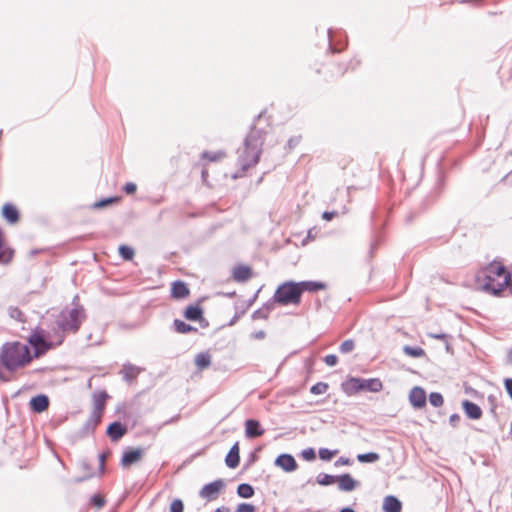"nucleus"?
<instances>
[{"label": "nucleus", "mask_w": 512, "mask_h": 512, "mask_svg": "<svg viewBox=\"0 0 512 512\" xmlns=\"http://www.w3.org/2000/svg\"><path fill=\"white\" fill-rule=\"evenodd\" d=\"M32 360L30 347L19 341L7 342L0 349V363L10 372L26 367Z\"/></svg>", "instance_id": "obj_1"}, {"label": "nucleus", "mask_w": 512, "mask_h": 512, "mask_svg": "<svg viewBox=\"0 0 512 512\" xmlns=\"http://www.w3.org/2000/svg\"><path fill=\"white\" fill-rule=\"evenodd\" d=\"M264 139L260 130L252 129L244 141V149L240 153L238 162L243 170L258 163Z\"/></svg>", "instance_id": "obj_2"}, {"label": "nucleus", "mask_w": 512, "mask_h": 512, "mask_svg": "<svg viewBox=\"0 0 512 512\" xmlns=\"http://www.w3.org/2000/svg\"><path fill=\"white\" fill-rule=\"evenodd\" d=\"M484 275L486 282L483 288L494 295H499L506 289L510 280V274L506 271L505 267L497 262L489 264L484 270Z\"/></svg>", "instance_id": "obj_3"}, {"label": "nucleus", "mask_w": 512, "mask_h": 512, "mask_svg": "<svg viewBox=\"0 0 512 512\" xmlns=\"http://www.w3.org/2000/svg\"><path fill=\"white\" fill-rule=\"evenodd\" d=\"M82 317L83 310L81 308L76 306L65 308L57 316L56 324L62 332H75L79 328Z\"/></svg>", "instance_id": "obj_4"}, {"label": "nucleus", "mask_w": 512, "mask_h": 512, "mask_svg": "<svg viewBox=\"0 0 512 512\" xmlns=\"http://www.w3.org/2000/svg\"><path fill=\"white\" fill-rule=\"evenodd\" d=\"M274 300L281 305L299 304L301 296L297 282L287 281L281 284L274 294Z\"/></svg>", "instance_id": "obj_5"}, {"label": "nucleus", "mask_w": 512, "mask_h": 512, "mask_svg": "<svg viewBox=\"0 0 512 512\" xmlns=\"http://www.w3.org/2000/svg\"><path fill=\"white\" fill-rule=\"evenodd\" d=\"M63 341V335H59L55 341H48L41 332H34L29 337V343L34 348L32 353L33 359L44 354L47 350L51 349L55 345H60Z\"/></svg>", "instance_id": "obj_6"}, {"label": "nucleus", "mask_w": 512, "mask_h": 512, "mask_svg": "<svg viewBox=\"0 0 512 512\" xmlns=\"http://www.w3.org/2000/svg\"><path fill=\"white\" fill-rule=\"evenodd\" d=\"M225 483L222 479L215 480L202 487L199 496L207 501H213L218 498L220 491L224 488Z\"/></svg>", "instance_id": "obj_7"}, {"label": "nucleus", "mask_w": 512, "mask_h": 512, "mask_svg": "<svg viewBox=\"0 0 512 512\" xmlns=\"http://www.w3.org/2000/svg\"><path fill=\"white\" fill-rule=\"evenodd\" d=\"M144 455L142 448H128L123 452L120 464L123 468H129L131 465L139 462Z\"/></svg>", "instance_id": "obj_8"}, {"label": "nucleus", "mask_w": 512, "mask_h": 512, "mask_svg": "<svg viewBox=\"0 0 512 512\" xmlns=\"http://www.w3.org/2000/svg\"><path fill=\"white\" fill-rule=\"evenodd\" d=\"M275 466L281 468L284 472L290 473L298 468L295 458L291 454H280L274 462Z\"/></svg>", "instance_id": "obj_9"}, {"label": "nucleus", "mask_w": 512, "mask_h": 512, "mask_svg": "<svg viewBox=\"0 0 512 512\" xmlns=\"http://www.w3.org/2000/svg\"><path fill=\"white\" fill-rule=\"evenodd\" d=\"M409 400L413 407L422 408L426 404V393L421 387H414L410 391Z\"/></svg>", "instance_id": "obj_10"}, {"label": "nucleus", "mask_w": 512, "mask_h": 512, "mask_svg": "<svg viewBox=\"0 0 512 512\" xmlns=\"http://www.w3.org/2000/svg\"><path fill=\"white\" fill-rule=\"evenodd\" d=\"M342 390L347 395H353L360 391H363V385L361 384L360 378H350L342 383Z\"/></svg>", "instance_id": "obj_11"}, {"label": "nucleus", "mask_w": 512, "mask_h": 512, "mask_svg": "<svg viewBox=\"0 0 512 512\" xmlns=\"http://www.w3.org/2000/svg\"><path fill=\"white\" fill-rule=\"evenodd\" d=\"M336 482L338 483L339 490L346 492L354 490L357 486V482L352 478L350 474L337 476Z\"/></svg>", "instance_id": "obj_12"}, {"label": "nucleus", "mask_w": 512, "mask_h": 512, "mask_svg": "<svg viewBox=\"0 0 512 512\" xmlns=\"http://www.w3.org/2000/svg\"><path fill=\"white\" fill-rule=\"evenodd\" d=\"M246 436L249 438H255L263 435L264 430L261 429L260 423L257 420L249 419L245 422Z\"/></svg>", "instance_id": "obj_13"}, {"label": "nucleus", "mask_w": 512, "mask_h": 512, "mask_svg": "<svg viewBox=\"0 0 512 512\" xmlns=\"http://www.w3.org/2000/svg\"><path fill=\"white\" fill-rule=\"evenodd\" d=\"M462 407L469 418L474 420L481 418L482 410L477 404L469 400H464L462 402Z\"/></svg>", "instance_id": "obj_14"}, {"label": "nucleus", "mask_w": 512, "mask_h": 512, "mask_svg": "<svg viewBox=\"0 0 512 512\" xmlns=\"http://www.w3.org/2000/svg\"><path fill=\"white\" fill-rule=\"evenodd\" d=\"M126 431V427L120 422H114L107 428V434L113 441H117L123 437Z\"/></svg>", "instance_id": "obj_15"}, {"label": "nucleus", "mask_w": 512, "mask_h": 512, "mask_svg": "<svg viewBox=\"0 0 512 512\" xmlns=\"http://www.w3.org/2000/svg\"><path fill=\"white\" fill-rule=\"evenodd\" d=\"M401 502L392 495L386 496L383 501V510L385 512H401Z\"/></svg>", "instance_id": "obj_16"}, {"label": "nucleus", "mask_w": 512, "mask_h": 512, "mask_svg": "<svg viewBox=\"0 0 512 512\" xmlns=\"http://www.w3.org/2000/svg\"><path fill=\"white\" fill-rule=\"evenodd\" d=\"M30 405L33 411L41 413L47 410L49 406V400L45 395H38L31 399Z\"/></svg>", "instance_id": "obj_17"}, {"label": "nucleus", "mask_w": 512, "mask_h": 512, "mask_svg": "<svg viewBox=\"0 0 512 512\" xmlns=\"http://www.w3.org/2000/svg\"><path fill=\"white\" fill-rule=\"evenodd\" d=\"M251 275L252 272L248 266L239 265L233 269V278L237 282H245L251 277Z\"/></svg>", "instance_id": "obj_18"}, {"label": "nucleus", "mask_w": 512, "mask_h": 512, "mask_svg": "<svg viewBox=\"0 0 512 512\" xmlns=\"http://www.w3.org/2000/svg\"><path fill=\"white\" fill-rule=\"evenodd\" d=\"M239 461V446L238 443H235L228 452L225 463L229 468H236L239 465Z\"/></svg>", "instance_id": "obj_19"}, {"label": "nucleus", "mask_w": 512, "mask_h": 512, "mask_svg": "<svg viewBox=\"0 0 512 512\" xmlns=\"http://www.w3.org/2000/svg\"><path fill=\"white\" fill-rule=\"evenodd\" d=\"M171 293L172 296L176 299H184L189 295V289L186 283L182 281H176L172 284Z\"/></svg>", "instance_id": "obj_20"}, {"label": "nucleus", "mask_w": 512, "mask_h": 512, "mask_svg": "<svg viewBox=\"0 0 512 512\" xmlns=\"http://www.w3.org/2000/svg\"><path fill=\"white\" fill-rule=\"evenodd\" d=\"M297 285L299 286V289H300V296L305 291L315 292V291L322 290L325 288L324 283L317 282V281H301V282H297Z\"/></svg>", "instance_id": "obj_21"}, {"label": "nucleus", "mask_w": 512, "mask_h": 512, "mask_svg": "<svg viewBox=\"0 0 512 512\" xmlns=\"http://www.w3.org/2000/svg\"><path fill=\"white\" fill-rule=\"evenodd\" d=\"M3 217L11 224L19 220V213L17 208L11 204H5L2 208Z\"/></svg>", "instance_id": "obj_22"}, {"label": "nucleus", "mask_w": 512, "mask_h": 512, "mask_svg": "<svg viewBox=\"0 0 512 512\" xmlns=\"http://www.w3.org/2000/svg\"><path fill=\"white\" fill-rule=\"evenodd\" d=\"M140 371H141V369L139 367H136V366L128 363V364L123 365L121 373L123 374V378L126 381L130 382L138 376Z\"/></svg>", "instance_id": "obj_23"}, {"label": "nucleus", "mask_w": 512, "mask_h": 512, "mask_svg": "<svg viewBox=\"0 0 512 512\" xmlns=\"http://www.w3.org/2000/svg\"><path fill=\"white\" fill-rule=\"evenodd\" d=\"M361 384L363 385V390L378 392L382 389V383L379 379H361Z\"/></svg>", "instance_id": "obj_24"}, {"label": "nucleus", "mask_w": 512, "mask_h": 512, "mask_svg": "<svg viewBox=\"0 0 512 512\" xmlns=\"http://www.w3.org/2000/svg\"><path fill=\"white\" fill-rule=\"evenodd\" d=\"M203 311L198 305H190L185 310V317L191 321H197L202 317Z\"/></svg>", "instance_id": "obj_25"}, {"label": "nucleus", "mask_w": 512, "mask_h": 512, "mask_svg": "<svg viewBox=\"0 0 512 512\" xmlns=\"http://www.w3.org/2000/svg\"><path fill=\"white\" fill-rule=\"evenodd\" d=\"M195 364L200 370L208 368L211 364V355L206 352L197 354Z\"/></svg>", "instance_id": "obj_26"}, {"label": "nucleus", "mask_w": 512, "mask_h": 512, "mask_svg": "<svg viewBox=\"0 0 512 512\" xmlns=\"http://www.w3.org/2000/svg\"><path fill=\"white\" fill-rule=\"evenodd\" d=\"M14 257V250L3 245V248L0 249V263L9 264Z\"/></svg>", "instance_id": "obj_27"}, {"label": "nucleus", "mask_w": 512, "mask_h": 512, "mask_svg": "<svg viewBox=\"0 0 512 512\" xmlns=\"http://www.w3.org/2000/svg\"><path fill=\"white\" fill-rule=\"evenodd\" d=\"M237 494L242 498H251L254 495V489L250 484L242 483L237 487Z\"/></svg>", "instance_id": "obj_28"}, {"label": "nucleus", "mask_w": 512, "mask_h": 512, "mask_svg": "<svg viewBox=\"0 0 512 512\" xmlns=\"http://www.w3.org/2000/svg\"><path fill=\"white\" fill-rule=\"evenodd\" d=\"M174 327H175V330L178 332V333H181V334H186V333H189L191 331H196L197 329L192 327L191 325L185 323L184 321L182 320H179V319H176L174 321Z\"/></svg>", "instance_id": "obj_29"}, {"label": "nucleus", "mask_w": 512, "mask_h": 512, "mask_svg": "<svg viewBox=\"0 0 512 512\" xmlns=\"http://www.w3.org/2000/svg\"><path fill=\"white\" fill-rule=\"evenodd\" d=\"M403 352L405 355L413 357V358H419L425 355V351L421 347H412V346H404Z\"/></svg>", "instance_id": "obj_30"}, {"label": "nucleus", "mask_w": 512, "mask_h": 512, "mask_svg": "<svg viewBox=\"0 0 512 512\" xmlns=\"http://www.w3.org/2000/svg\"><path fill=\"white\" fill-rule=\"evenodd\" d=\"M380 459V456L378 453L375 452H369L364 454H358L357 460L361 463H373Z\"/></svg>", "instance_id": "obj_31"}, {"label": "nucleus", "mask_w": 512, "mask_h": 512, "mask_svg": "<svg viewBox=\"0 0 512 512\" xmlns=\"http://www.w3.org/2000/svg\"><path fill=\"white\" fill-rule=\"evenodd\" d=\"M336 478H337V476L320 473V474H318L316 481L319 485L327 486V485H331V484L335 483Z\"/></svg>", "instance_id": "obj_32"}, {"label": "nucleus", "mask_w": 512, "mask_h": 512, "mask_svg": "<svg viewBox=\"0 0 512 512\" xmlns=\"http://www.w3.org/2000/svg\"><path fill=\"white\" fill-rule=\"evenodd\" d=\"M119 254L121 255V257L126 260V261H130L133 259L134 257V249L127 246V245H121L119 247Z\"/></svg>", "instance_id": "obj_33"}, {"label": "nucleus", "mask_w": 512, "mask_h": 512, "mask_svg": "<svg viewBox=\"0 0 512 512\" xmlns=\"http://www.w3.org/2000/svg\"><path fill=\"white\" fill-rule=\"evenodd\" d=\"M224 157H225V153L222 152V151H218V152H208V151H205L202 154V158L208 159V160H210L212 162L219 161V160H221Z\"/></svg>", "instance_id": "obj_34"}, {"label": "nucleus", "mask_w": 512, "mask_h": 512, "mask_svg": "<svg viewBox=\"0 0 512 512\" xmlns=\"http://www.w3.org/2000/svg\"><path fill=\"white\" fill-rule=\"evenodd\" d=\"M337 453L338 450H329L327 448L319 449V457L323 461H330Z\"/></svg>", "instance_id": "obj_35"}, {"label": "nucleus", "mask_w": 512, "mask_h": 512, "mask_svg": "<svg viewBox=\"0 0 512 512\" xmlns=\"http://www.w3.org/2000/svg\"><path fill=\"white\" fill-rule=\"evenodd\" d=\"M328 387L327 383L318 382L311 387L310 392L314 395L324 394L328 390Z\"/></svg>", "instance_id": "obj_36"}, {"label": "nucleus", "mask_w": 512, "mask_h": 512, "mask_svg": "<svg viewBox=\"0 0 512 512\" xmlns=\"http://www.w3.org/2000/svg\"><path fill=\"white\" fill-rule=\"evenodd\" d=\"M429 402L434 407H440L443 405V396L438 392H433L429 395Z\"/></svg>", "instance_id": "obj_37"}, {"label": "nucleus", "mask_w": 512, "mask_h": 512, "mask_svg": "<svg viewBox=\"0 0 512 512\" xmlns=\"http://www.w3.org/2000/svg\"><path fill=\"white\" fill-rule=\"evenodd\" d=\"M355 347V344H354V341L351 340V339H348V340H345L344 342H342V344L340 345V352L341 353H350Z\"/></svg>", "instance_id": "obj_38"}, {"label": "nucleus", "mask_w": 512, "mask_h": 512, "mask_svg": "<svg viewBox=\"0 0 512 512\" xmlns=\"http://www.w3.org/2000/svg\"><path fill=\"white\" fill-rule=\"evenodd\" d=\"M301 456L306 461H313L316 458V453L313 448H307L301 452Z\"/></svg>", "instance_id": "obj_39"}, {"label": "nucleus", "mask_w": 512, "mask_h": 512, "mask_svg": "<svg viewBox=\"0 0 512 512\" xmlns=\"http://www.w3.org/2000/svg\"><path fill=\"white\" fill-rule=\"evenodd\" d=\"M256 507L249 503H241L237 506L235 512H255Z\"/></svg>", "instance_id": "obj_40"}, {"label": "nucleus", "mask_w": 512, "mask_h": 512, "mask_svg": "<svg viewBox=\"0 0 512 512\" xmlns=\"http://www.w3.org/2000/svg\"><path fill=\"white\" fill-rule=\"evenodd\" d=\"M184 505L180 499H175L170 505V512H183Z\"/></svg>", "instance_id": "obj_41"}, {"label": "nucleus", "mask_w": 512, "mask_h": 512, "mask_svg": "<svg viewBox=\"0 0 512 512\" xmlns=\"http://www.w3.org/2000/svg\"><path fill=\"white\" fill-rule=\"evenodd\" d=\"M120 198L118 197H109L98 201V208L107 207L108 205L118 202Z\"/></svg>", "instance_id": "obj_42"}, {"label": "nucleus", "mask_w": 512, "mask_h": 512, "mask_svg": "<svg viewBox=\"0 0 512 512\" xmlns=\"http://www.w3.org/2000/svg\"><path fill=\"white\" fill-rule=\"evenodd\" d=\"M269 311H270V307L269 306L266 307V308L258 309V310H256L253 313V318H255V319H258V318L266 319L268 317Z\"/></svg>", "instance_id": "obj_43"}, {"label": "nucleus", "mask_w": 512, "mask_h": 512, "mask_svg": "<svg viewBox=\"0 0 512 512\" xmlns=\"http://www.w3.org/2000/svg\"><path fill=\"white\" fill-rule=\"evenodd\" d=\"M324 362L328 366H335L338 362V357L335 354L326 355L324 358Z\"/></svg>", "instance_id": "obj_44"}, {"label": "nucleus", "mask_w": 512, "mask_h": 512, "mask_svg": "<svg viewBox=\"0 0 512 512\" xmlns=\"http://www.w3.org/2000/svg\"><path fill=\"white\" fill-rule=\"evenodd\" d=\"M137 189V186L135 183H132V182H128L125 184L124 186V191L127 193V194H133L135 193Z\"/></svg>", "instance_id": "obj_45"}, {"label": "nucleus", "mask_w": 512, "mask_h": 512, "mask_svg": "<svg viewBox=\"0 0 512 512\" xmlns=\"http://www.w3.org/2000/svg\"><path fill=\"white\" fill-rule=\"evenodd\" d=\"M108 398V394L105 391L98 392V411L101 409V406Z\"/></svg>", "instance_id": "obj_46"}, {"label": "nucleus", "mask_w": 512, "mask_h": 512, "mask_svg": "<svg viewBox=\"0 0 512 512\" xmlns=\"http://www.w3.org/2000/svg\"><path fill=\"white\" fill-rule=\"evenodd\" d=\"M505 389L507 393L509 394L510 398L512 399V379L508 378L505 380Z\"/></svg>", "instance_id": "obj_47"}, {"label": "nucleus", "mask_w": 512, "mask_h": 512, "mask_svg": "<svg viewBox=\"0 0 512 512\" xmlns=\"http://www.w3.org/2000/svg\"><path fill=\"white\" fill-rule=\"evenodd\" d=\"M335 215H336V212H334V211H332V212L325 211L323 213V215H322V218L327 220V221H330V220H332L335 217Z\"/></svg>", "instance_id": "obj_48"}, {"label": "nucleus", "mask_w": 512, "mask_h": 512, "mask_svg": "<svg viewBox=\"0 0 512 512\" xmlns=\"http://www.w3.org/2000/svg\"><path fill=\"white\" fill-rule=\"evenodd\" d=\"M460 420V416L458 414H452L449 418V422L452 426H456Z\"/></svg>", "instance_id": "obj_49"}, {"label": "nucleus", "mask_w": 512, "mask_h": 512, "mask_svg": "<svg viewBox=\"0 0 512 512\" xmlns=\"http://www.w3.org/2000/svg\"><path fill=\"white\" fill-rule=\"evenodd\" d=\"M351 461L348 458L340 457L336 462L335 465H350Z\"/></svg>", "instance_id": "obj_50"}, {"label": "nucleus", "mask_w": 512, "mask_h": 512, "mask_svg": "<svg viewBox=\"0 0 512 512\" xmlns=\"http://www.w3.org/2000/svg\"><path fill=\"white\" fill-rule=\"evenodd\" d=\"M428 336L431 338H434V339H441V340H446V338H447V335L443 334V333H440V334L429 333Z\"/></svg>", "instance_id": "obj_51"}, {"label": "nucleus", "mask_w": 512, "mask_h": 512, "mask_svg": "<svg viewBox=\"0 0 512 512\" xmlns=\"http://www.w3.org/2000/svg\"><path fill=\"white\" fill-rule=\"evenodd\" d=\"M298 142H299L298 138H291V139H289V141H288L289 148L294 147L295 145L298 144Z\"/></svg>", "instance_id": "obj_52"}, {"label": "nucleus", "mask_w": 512, "mask_h": 512, "mask_svg": "<svg viewBox=\"0 0 512 512\" xmlns=\"http://www.w3.org/2000/svg\"><path fill=\"white\" fill-rule=\"evenodd\" d=\"M106 503L104 497L98 493V509Z\"/></svg>", "instance_id": "obj_53"}, {"label": "nucleus", "mask_w": 512, "mask_h": 512, "mask_svg": "<svg viewBox=\"0 0 512 512\" xmlns=\"http://www.w3.org/2000/svg\"><path fill=\"white\" fill-rule=\"evenodd\" d=\"M214 512H230V509L228 507L222 506L217 508Z\"/></svg>", "instance_id": "obj_54"}, {"label": "nucleus", "mask_w": 512, "mask_h": 512, "mask_svg": "<svg viewBox=\"0 0 512 512\" xmlns=\"http://www.w3.org/2000/svg\"><path fill=\"white\" fill-rule=\"evenodd\" d=\"M255 337L258 338V339H263L265 337V332L264 331H259L255 334Z\"/></svg>", "instance_id": "obj_55"}, {"label": "nucleus", "mask_w": 512, "mask_h": 512, "mask_svg": "<svg viewBox=\"0 0 512 512\" xmlns=\"http://www.w3.org/2000/svg\"><path fill=\"white\" fill-rule=\"evenodd\" d=\"M507 289H509L510 293L512 294V277L510 276V280L508 281V285L506 286Z\"/></svg>", "instance_id": "obj_56"}, {"label": "nucleus", "mask_w": 512, "mask_h": 512, "mask_svg": "<svg viewBox=\"0 0 512 512\" xmlns=\"http://www.w3.org/2000/svg\"><path fill=\"white\" fill-rule=\"evenodd\" d=\"M340 512H355V511L352 508L346 507V508L341 509Z\"/></svg>", "instance_id": "obj_57"}, {"label": "nucleus", "mask_w": 512, "mask_h": 512, "mask_svg": "<svg viewBox=\"0 0 512 512\" xmlns=\"http://www.w3.org/2000/svg\"><path fill=\"white\" fill-rule=\"evenodd\" d=\"M91 503H92V504H94V505H96V495H93V496L91 497Z\"/></svg>", "instance_id": "obj_58"}, {"label": "nucleus", "mask_w": 512, "mask_h": 512, "mask_svg": "<svg viewBox=\"0 0 512 512\" xmlns=\"http://www.w3.org/2000/svg\"><path fill=\"white\" fill-rule=\"evenodd\" d=\"M508 358H509V361L512 362V348L509 350Z\"/></svg>", "instance_id": "obj_59"}, {"label": "nucleus", "mask_w": 512, "mask_h": 512, "mask_svg": "<svg viewBox=\"0 0 512 512\" xmlns=\"http://www.w3.org/2000/svg\"><path fill=\"white\" fill-rule=\"evenodd\" d=\"M100 458H101V469H103V463L105 461V458H104V456H101Z\"/></svg>", "instance_id": "obj_60"}]
</instances>
